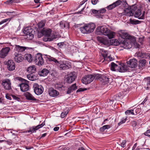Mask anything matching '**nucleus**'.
Masks as SVG:
<instances>
[{"instance_id": "f257e3e1", "label": "nucleus", "mask_w": 150, "mask_h": 150, "mask_svg": "<svg viewBox=\"0 0 150 150\" xmlns=\"http://www.w3.org/2000/svg\"><path fill=\"white\" fill-rule=\"evenodd\" d=\"M96 33L98 35H103L107 36L109 39L114 38L115 35V32L110 31L109 29L104 26L98 27Z\"/></svg>"}, {"instance_id": "f03ea898", "label": "nucleus", "mask_w": 150, "mask_h": 150, "mask_svg": "<svg viewBox=\"0 0 150 150\" xmlns=\"http://www.w3.org/2000/svg\"><path fill=\"white\" fill-rule=\"evenodd\" d=\"M95 27V24L93 23H87L80 27L79 30L83 34H89L94 31Z\"/></svg>"}, {"instance_id": "7ed1b4c3", "label": "nucleus", "mask_w": 150, "mask_h": 150, "mask_svg": "<svg viewBox=\"0 0 150 150\" xmlns=\"http://www.w3.org/2000/svg\"><path fill=\"white\" fill-rule=\"evenodd\" d=\"M100 52L102 56H100V62H105V63L107 64L108 62L113 60V59L110 55H109L107 51L103 49H100Z\"/></svg>"}, {"instance_id": "20e7f679", "label": "nucleus", "mask_w": 150, "mask_h": 150, "mask_svg": "<svg viewBox=\"0 0 150 150\" xmlns=\"http://www.w3.org/2000/svg\"><path fill=\"white\" fill-rule=\"evenodd\" d=\"M96 75L89 74L85 76L81 79L82 83L85 84L89 83L95 79Z\"/></svg>"}, {"instance_id": "39448f33", "label": "nucleus", "mask_w": 150, "mask_h": 150, "mask_svg": "<svg viewBox=\"0 0 150 150\" xmlns=\"http://www.w3.org/2000/svg\"><path fill=\"white\" fill-rule=\"evenodd\" d=\"M33 61L38 65H42L44 63V61L41 54L38 53L34 57Z\"/></svg>"}, {"instance_id": "423d86ee", "label": "nucleus", "mask_w": 150, "mask_h": 150, "mask_svg": "<svg viewBox=\"0 0 150 150\" xmlns=\"http://www.w3.org/2000/svg\"><path fill=\"white\" fill-rule=\"evenodd\" d=\"M32 31L33 30L30 27L26 28L23 30V33L27 38L29 40H32L34 37Z\"/></svg>"}, {"instance_id": "0eeeda50", "label": "nucleus", "mask_w": 150, "mask_h": 150, "mask_svg": "<svg viewBox=\"0 0 150 150\" xmlns=\"http://www.w3.org/2000/svg\"><path fill=\"white\" fill-rule=\"evenodd\" d=\"M57 67L60 70H67L69 69L70 67V65L68 62L60 61Z\"/></svg>"}, {"instance_id": "6e6552de", "label": "nucleus", "mask_w": 150, "mask_h": 150, "mask_svg": "<svg viewBox=\"0 0 150 150\" xmlns=\"http://www.w3.org/2000/svg\"><path fill=\"white\" fill-rule=\"evenodd\" d=\"M137 9V7L136 6L129 7L124 10V14L128 16H132Z\"/></svg>"}, {"instance_id": "1a4fd4ad", "label": "nucleus", "mask_w": 150, "mask_h": 150, "mask_svg": "<svg viewBox=\"0 0 150 150\" xmlns=\"http://www.w3.org/2000/svg\"><path fill=\"white\" fill-rule=\"evenodd\" d=\"M131 39L126 40L120 44V46L125 49H129L131 48L132 46V40Z\"/></svg>"}, {"instance_id": "9d476101", "label": "nucleus", "mask_w": 150, "mask_h": 150, "mask_svg": "<svg viewBox=\"0 0 150 150\" xmlns=\"http://www.w3.org/2000/svg\"><path fill=\"white\" fill-rule=\"evenodd\" d=\"M1 84L5 89L9 90L11 89V82L9 79H3L2 81Z\"/></svg>"}, {"instance_id": "9b49d317", "label": "nucleus", "mask_w": 150, "mask_h": 150, "mask_svg": "<svg viewBox=\"0 0 150 150\" xmlns=\"http://www.w3.org/2000/svg\"><path fill=\"white\" fill-rule=\"evenodd\" d=\"M34 91L35 93L38 95H40L43 91V88L41 85H38L35 83L34 85Z\"/></svg>"}, {"instance_id": "f8f14e48", "label": "nucleus", "mask_w": 150, "mask_h": 150, "mask_svg": "<svg viewBox=\"0 0 150 150\" xmlns=\"http://www.w3.org/2000/svg\"><path fill=\"white\" fill-rule=\"evenodd\" d=\"M13 57L14 61L18 63L22 62L24 59L21 54L16 52L14 53Z\"/></svg>"}, {"instance_id": "ddd939ff", "label": "nucleus", "mask_w": 150, "mask_h": 150, "mask_svg": "<svg viewBox=\"0 0 150 150\" xmlns=\"http://www.w3.org/2000/svg\"><path fill=\"white\" fill-rule=\"evenodd\" d=\"M45 125V122H43L42 124L36 126H33L29 128V130L26 131V132H31V133L35 132L36 131L40 128L43 127Z\"/></svg>"}, {"instance_id": "4468645a", "label": "nucleus", "mask_w": 150, "mask_h": 150, "mask_svg": "<svg viewBox=\"0 0 150 150\" xmlns=\"http://www.w3.org/2000/svg\"><path fill=\"white\" fill-rule=\"evenodd\" d=\"M10 50V48L8 47L2 48L0 51V57L2 58L5 57L8 54Z\"/></svg>"}, {"instance_id": "2eb2a0df", "label": "nucleus", "mask_w": 150, "mask_h": 150, "mask_svg": "<svg viewBox=\"0 0 150 150\" xmlns=\"http://www.w3.org/2000/svg\"><path fill=\"white\" fill-rule=\"evenodd\" d=\"M120 36L124 39L126 40L132 39L133 37L129 35L125 31L120 30L119 32Z\"/></svg>"}, {"instance_id": "dca6fc26", "label": "nucleus", "mask_w": 150, "mask_h": 150, "mask_svg": "<svg viewBox=\"0 0 150 150\" xmlns=\"http://www.w3.org/2000/svg\"><path fill=\"white\" fill-rule=\"evenodd\" d=\"M128 66L131 68H134L137 67V61L135 59H130L127 62Z\"/></svg>"}, {"instance_id": "f3484780", "label": "nucleus", "mask_w": 150, "mask_h": 150, "mask_svg": "<svg viewBox=\"0 0 150 150\" xmlns=\"http://www.w3.org/2000/svg\"><path fill=\"white\" fill-rule=\"evenodd\" d=\"M25 83H22L20 86L21 90L23 92L27 91L29 89V85L28 84V81L24 80Z\"/></svg>"}, {"instance_id": "a211bd4d", "label": "nucleus", "mask_w": 150, "mask_h": 150, "mask_svg": "<svg viewBox=\"0 0 150 150\" xmlns=\"http://www.w3.org/2000/svg\"><path fill=\"white\" fill-rule=\"evenodd\" d=\"M76 78V76L75 72L70 74L66 79L67 82L68 83H71L75 80Z\"/></svg>"}, {"instance_id": "6ab92c4d", "label": "nucleus", "mask_w": 150, "mask_h": 150, "mask_svg": "<svg viewBox=\"0 0 150 150\" xmlns=\"http://www.w3.org/2000/svg\"><path fill=\"white\" fill-rule=\"evenodd\" d=\"M48 92L50 96L52 97H56L59 94V92L52 88H49Z\"/></svg>"}, {"instance_id": "aec40b11", "label": "nucleus", "mask_w": 150, "mask_h": 150, "mask_svg": "<svg viewBox=\"0 0 150 150\" xmlns=\"http://www.w3.org/2000/svg\"><path fill=\"white\" fill-rule=\"evenodd\" d=\"M98 40L101 43L105 45L109 44V42L108 40L105 38L102 37H97Z\"/></svg>"}, {"instance_id": "412c9836", "label": "nucleus", "mask_w": 150, "mask_h": 150, "mask_svg": "<svg viewBox=\"0 0 150 150\" xmlns=\"http://www.w3.org/2000/svg\"><path fill=\"white\" fill-rule=\"evenodd\" d=\"M121 2V1L120 0H117L112 4L108 6L107 8L109 10H111L116 7L120 5Z\"/></svg>"}, {"instance_id": "4be33fe9", "label": "nucleus", "mask_w": 150, "mask_h": 150, "mask_svg": "<svg viewBox=\"0 0 150 150\" xmlns=\"http://www.w3.org/2000/svg\"><path fill=\"white\" fill-rule=\"evenodd\" d=\"M8 68L9 70L13 71L15 68V65L12 60H9L8 62Z\"/></svg>"}, {"instance_id": "5701e85b", "label": "nucleus", "mask_w": 150, "mask_h": 150, "mask_svg": "<svg viewBox=\"0 0 150 150\" xmlns=\"http://www.w3.org/2000/svg\"><path fill=\"white\" fill-rule=\"evenodd\" d=\"M27 47L20 46L19 45H15L14 50L18 52H22L27 49Z\"/></svg>"}, {"instance_id": "b1692460", "label": "nucleus", "mask_w": 150, "mask_h": 150, "mask_svg": "<svg viewBox=\"0 0 150 150\" xmlns=\"http://www.w3.org/2000/svg\"><path fill=\"white\" fill-rule=\"evenodd\" d=\"M119 67L118 71L120 72H125L127 70V67L123 63L119 64Z\"/></svg>"}, {"instance_id": "393cba45", "label": "nucleus", "mask_w": 150, "mask_h": 150, "mask_svg": "<svg viewBox=\"0 0 150 150\" xmlns=\"http://www.w3.org/2000/svg\"><path fill=\"white\" fill-rule=\"evenodd\" d=\"M52 30L50 29H44L42 31V34L47 37L49 38L50 36Z\"/></svg>"}, {"instance_id": "a878e982", "label": "nucleus", "mask_w": 150, "mask_h": 150, "mask_svg": "<svg viewBox=\"0 0 150 150\" xmlns=\"http://www.w3.org/2000/svg\"><path fill=\"white\" fill-rule=\"evenodd\" d=\"M36 70L35 66L34 65L30 66L28 67L26 69L27 72L30 73L31 74L34 73Z\"/></svg>"}, {"instance_id": "bb28decb", "label": "nucleus", "mask_w": 150, "mask_h": 150, "mask_svg": "<svg viewBox=\"0 0 150 150\" xmlns=\"http://www.w3.org/2000/svg\"><path fill=\"white\" fill-rule=\"evenodd\" d=\"M111 65L110 69L112 71H118L119 64L117 65L113 62H112L111 64Z\"/></svg>"}, {"instance_id": "cd10ccee", "label": "nucleus", "mask_w": 150, "mask_h": 150, "mask_svg": "<svg viewBox=\"0 0 150 150\" xmlns=\"http://www.w3.org/2000/svg\"><path fill=\"white\" fill-rule=\"evenodd\" d=\"M55 88L59 90H64L66 87L64 86L60 83H56L55 84Z\"/></svg>"}, {"instance_id": "c85d7f7f", "label": "nucleus", "mask_w": 150, "mask_h": 150, "mask_svg": "<svg viewBox=\"0 0 150 150\" xmlns=\"http://www.w3.org/2000/svg\"><path fill=\"white\" fill-rule=\"evenodd\" d=\"M47 59L50 62H52L54 64L57 65V66L60 62V61H58L57 59L54 57L50 56L47 57Z\"/></svg>"}, {"instance_id": "c756f323", "label": "nucleus", "mask_w": 150, "mask_h": 150, "mask_svg": "<svg viewBox=\"0 0 150 150\" xmlns=\"http://www.w3.org/2000/svg\"><path fill=\"white\" fill-rule=\"evenodd\" d=\"M47 59L50 62H52L54 64L57 65V66L60 62V61H58L57 59L54 57L50 56L47 57Z\"/></svg>"}, {"instance_id": "7c9ffc66", "label": "nucleus", "mask_w": 150, "mask_h": 150, "mask_svg": "<svg viewBox=\"0 0 150 150\" xmlns=\"http://www.w3.org/2000/svg\"><path fill=\"white\" fill-rule=\"evenodd\" d=\"M25 96L27 99L28 100H36V98L34 97L33 95L29 92H26L25 93Z\"/></svg>"}, {"instance_id": "2f4dec72", "label": "nucleus", "mask_w": 150, "mask_h": 150, "mask_svg": "<svg viewBox=\"0 0 150 150\" xmlns=\"http://www.w3.org/2000/svg\"><path fill=\"white\" fill-rule=\"evenodd\" d=\"M77 88V87L76 85V84L74 83L71 86L68 88V90L67 91V94H69L71 92L73 91L74 90H76Z\"/></svg>"}, {"instance_id": "473e14b6", "label": "nucleus", "mask_w": 150, "mask_h": 150, "mask_svg": "<svg viewBox=\"0 0 150 150\" xmlns=\"http://www.w3.org/2000/svg\"><path fill=\"white\" fill-rule=\"evenodd\" d=\"M24 58L29 62H31L33 60L32 56L30 54H26L24 55Z\"/></svg>"}, {"instance_id": "72a5a7b5", "label": "nucleus", "mask_w": 150, "mask_h": 150, "mask_svg": "<svg viewBox=\"0 0 150 150\" xmlns=\"http://www.w3.org/2000/svg\"><path fill=\"white\" fill-rule=\"evenodd\" d=\"M143 81L146 84L147 86L146 87L145 86V88H146V90L148 89L149 88V86L150 85V77H148L146 78H145L143 80Z\"/></svg>"}, {"instance_id": "f704fd0d", "label": "nucleus", "mask_w": 150, "mask_h": 150, "mask_svg": "<svg viewBox=\"0 0 150 150\" xmlns=\"http://www.w3.org/2000/svg\"><path fill=\"white\" fill-rule=\"evenodd\" d=\"M48 73V70L46 69H44L41 71L39 72V74L40 76H46Z\"/></svg>"}, {"instance_id": "c9c22d12", "label": "nucleus", "mask_w": 150, "mask_h": 150, "mask_svg": "<svg viewBox=\"0 0 150 150\" xmlns=\"http://www.w3.org/2000/svg\"><path fill=\"white\" fill-rule=\"evenodd\" d=\"M27 78L29 80L31 81H34L37 79V76L32 74L28 75Z\"/></svg>"}, {"instance_id": "e433bc0d", "label": "nucleus", "mask_w": 150, "mask_h": 150, "mask_svg": "<svg viewBox=\"0 0 150 150\" xmlns=\"http://www.w3.org/2000/svg\"><path fill=\"white\" fill-rule=\"evenodd\" d=\"M101 79H102L101 81L102 82L104 83L105 84L109 82V78L106 76L105 75H103L102 76Z\"/></svg>"}, {"instance_id": "4c0bfd02", "label": "nucleus", "mask_w": 150, "mask_h": 150, "mask_svg": "<svg viewBox=\"0 0 150 150\" xmlns=\"http://www.w3.org/2000/svg\"><path fill=\"white\" fill-rule=\"evenodd\" d=\"M132 39V45H133L136 48H138L140 47V45L136 42L135 38L133 37Z\"/></svg>"}, {"instance_id": "58836bf2", "label": "nucleus", "mask_w": 150, "mask_h": 150, "mask_svg": "<svg viewBox=\"0 0 150 150\" xmlns=\"http://www.w3.org/2000/svg\"><path fill=\"white\" fill-rule=\"evenodd\" d=\"M135 12L134 16L136 18H139L140 17V16L141 14V11L139 9H138Z\"/></svg>"}, {"instance_id": "ea45409f", "label": "nucleus", "mask_w": 150, "mask_h": 150, "mask_svg": "<svg viewBox=\"0 0 150 150\" xmlns=\"http://www.w3.org/2000/svg\"><path fill=\"white\" fill-rule=\"evenodd\" d=\"M110 127V126L109 125H105L100 128V130L101 132H103L106 129H108Z\"/></svg>"}, {"instance_id": "a19ab883", "label": "nucleus", "mask_w": 150, "mask_h": 150, "mask_svg": "<svg viewBox=\"0 0 150 150\" xmlns=\"http://www.w3.org/2000/svg\"><path fill=\"white\" fill-rule=\"evenodd\" d=\"M125 114L127 115H128L130 114H132L133 115H135L134 112V110H127L125 112Z\"/></svg>"}, {"instance_id": "79ce46f5", "label": "nucleus", "mask_w": 150, "mask_h": 150, "mask_svg": "<svg viewBox=\"0 0 150 150\" xmlns=\"http://www.w3.org/2000/svg\"><path fill=\"white\" fill-rule=\"evenodd\" d=\"M139 62L140 65L142 67L144 66L146 63V61L144 59L140 60Z\"/></svg>"}, {"instance_id": "37998d69", "label": "nucleus", "mask_w": 150, "mask_h": 150, "mask_svg": "<svg viewBox=\"0 0 150 150\" xmlns=\"http://www.w3.org/2000/svg\"><path fill=\"white\" fill-rule=\"evenodd\" d=\"M11 20V18H6L3 20L2 21H1V22H0V25L4 24V23H5L8 21L9 22Z\"/></svg>"}, {"instance_id": "c03bdc74", "label": "nucleus", "mask_w": 150, "mask_h": 150, "mask_svg": "<svg viewBox=\"0 0 150 150\" xmlns=\"http://www.w3.org/2000/svg\"><path fill=\"white\" fill-rule=\"evenodd\" d=\"M139 21L137 20L134 21L132 19H130V23L132 24H136L139 23Z\"/></svg>"}, {"instance_id": "a18cd8bd", "label": "nucleus", "mask_w": 150, "mask_h": 150, "mask_svg": "<svg viewBox=\"0 0 150 150\" xmlns=\"http://www.w3.org/2000/svg\"><path fill=\"white\" fill-rule=\"evenodd\" d=\"M68 112L67 111L62 112L61 115V117L62 118L64 117L67 114Z\"/></svg>"}, {"instance_id": "49530a36", "label": "nucleus", "mask_w": 150, "mask_h": 150, "mask_svg": "<svg viewBox=\"0 0 150 150\" xmlns=\"http://www.w3.org/2000/svg\"><path fill=\"white\" fill-rule=\"evenodd\" d=\"M144 134L146 136L149 137H150V129L147 130L144 133Z\"/></svg>"}, {"instance_id": "de8ad7c7", "label": "nucleus", "mask_w": 150, "mask_h": 150, "mask_svg": "<svg viewBox=\"0 0 150 150\" xmlns=\"http://www.w3.org/2000/svg\"><path fill=\"white\" fill-rule=\"evenodd\" d=\"M126 141L124 140L122 141V142L120 144L122 147L124 148L126 146Z\"/></svg>"}, {"instance_id": "09e8293b", "label": "nucleus", "mask_w": 150, "mask_h": 150, "mask_svg": "<svg viewBox=\"0 0 150 150\" xmlns=\"http://www.w3.org/2000/svg\"><path fill=\"white\" fill-rule=\"evenodd\" d=\"M106 11V10L104 8H102L101 9H100L99 10H98V13L99 14L101 13H104Z\"/></svg>"}, {"instance_id": "8fccbe9b", "label": "nucleus", "mask_w": 150, "mask_h": 150, "mask_svg": "<svg viewBox=\"0 0 150 150\" xmlns=\"http://www.w3.org/2000/svg\"><path fill=\"white\" fill-rule=\"evenodd\" d=\"M126 119L127 118H125V119H123L122 120L118 123V125H120L122 124L125 123L126 120Z\"/></svg>"}, {"instance_id": "3c124183", "label": "nucleus", "mask_w": 150, "mask_h": 150, "mask_svg": "<svg viewBox=\"0 0 150 150\" xmlns=\"http://www.w3.org/2000/svg\"><path fill=\"white\" fill-rule=\"evenodd\" d=\"M69 23L67 22H64V27L67 28H69Z\"/></svg>"}, {"instance_id": "603ef678", "label": "nucleus", "mask_w": 150, "mask_h": 150, "mask_svg": "<svg viewBox=\"0 0 150 150\" xmlns=\"http://www.w3.org/2000/svg\"><path fill=\"white\" fill-rule=\"evenodd\" d=\"M87 90V88H79L77 91L76 92H78L81 91H83Z\"/></svg>"}, {"instance_id": "864d4df0", "label": "nucleus", "mask_w": 150, "mask_h": 150, "mask_svg": "<svg viewBox=\"0 0 150 150\" xmlns=\"http://www.w3.org/2000/svg\"><path fill=\"white\" fill-rule=\"evenodd\" d=\"M87 0H84L81 2L79 6V8L81 6L84 4L85 2L87 1Z\"/></svg>"}, {"instance_id": "5fc2aeb1", "label": "nucleus", "mask_w": 150, "mask_h": 150, "mask_svg": "<svg viewBox=\"0 0 150 150\" xmlns=\"http://www.w3.org/2000/svg\"><path fill=\"white\" fill-rule=\"evenodd\" d=\"M98 0H91V3L93 5L96 4L98 1Z\"/></svg>"}, {"instance_id": "6e6d98bb", "label": "nucleus", "mask_w": 150, "mask_h": 150, "mask_svg": "<svg viewBox=\"0 0 150 150\" xmlns=\"http://www.w3.org/2000/svg\"><path fill=\"white\" fill-rule=\"evenodd\" d=\"M64 22L61 21L60 22L59 25L60 27L62 28H64Z\"/></svg>"}, {"instance_id": "4d7b16f0", "label": "nucleus", "mask_w": 150, "mask_h": 150, "mask_svg": "<svg viewBox=\"0 0 150 150\" xmlns=\"http://www.w3.org/2000/svg\"><path fill=\"white\" fill-rule=\"evenodd\" d=\"M92 12L94 14H99L98 10L93 9L92 10Z\"/></svg>"}, {"instance_id": "13d9d810", "label": "nucleus", "mask_w": 150, "mask_h": 150, "mask_svg": "<svg viewBox=\"0 0 150 150\" xmlns=\"http://www.w3.org/2000/svg\"><path fill=\"white\" fill-rule=\"evenodd\" d=\"M11 96L13 98V99L15 100H18V99H19V98L17 97V96L14 95H11Z\"/></svg>"}, {"instance_id": "bf43d9fd", "label": "nucleus", "mask_w": 150, "mask_h": 150, "mask_svg": "<svg viewBox=\"0 0 150 150\" xmlns=\"http://www.w3.org/2000/svg\"><path fill=\"white\" fill-rule=\"evenodd\" d=\"M145 15V11H144L142 13V15L139 18V19H143L144 18Z\"/></svg>"}, {"instance_id": "052dcab7", "label": "nucleus", "mask_w": 150, "mask_h": 150, "mask_svg": "<svg viewBox=\"0 0 150 150\" xmlns=\"http://www.w3.org/2000/svg\"><path fill=\"white\" fill-rule=\"evenodd\" d=\"M45 25V24L42 23L41 22L40 23H39V27L42 28Z\"/></svg>"}, {"instance_id": "680f3d73", "label": "nucleus", "mask_w": 150, "mask_h": 150, "mask_svg": "<svg viewBox=\"0 0 150 150\" xmlns=\"http://www.w3.org/2000/svg\"><path fill=\"white\" fill-rule=\"evenodd\" d=\"M132 126L133 127H135L137 125V122L135 121H133L132 122Z\"/></svg>"}, {"instance_id": "e2e57ef3", "label": "nucleus", "mask_w": 150, "mask_h": 150, "mask_svg": "<svg viewBox=\"0 0 150 150\" xmlns=\"http://www.w3.org/2000/svg\"><path fill=\"white\" fill-rule=\"evenodd\" d=\"M143 38H139V42L141 43V44H142L143 41Z\"/></svg>"}, {"instance_id": "0e129e2a", "label": "nucleus", "mask_w": 150, "mask_h": 150, "mask_svg": "<svg viewBox=\"0 0 150 150\" xmlns=\"http://www.w3.org/2000/svg\"><path fill=\"white\" fill-rule=\"evenodd\" d=\"M6 98L8 99L9 100H11V97L8 95H6Z\"/></svg>"}, {"instance_id": "69168bd1", "label": "nucleus", "mask_w": 150, "mask_h": 150, "mask_svg": "<svg viewBox=\"0 0 150 150\" xmlns=\"http://www.w3.org/2000/svg\"><path fill=\"white\" fill-rule=\"evenodd\" d=\"M59 129V127H55L53 129L54 131H57Z\"/></svg>"}, {"instance_id": "338daca9", "label": "nucleus", "mask_w": 150, "mask_h": 150, "mask_svg": "<svg viewBox=\"0 0 150 150\" xmlns=\"http://www.w3.org/2000/svg\"><path fill=\"white\" fill-rule=\"evenodd\" d=\"M25 148L27 149H31L33 148L32 147L30 146H25Z\"/></svg>"}, {"instance_id": "774afa93", "label": "nucleus", "mask_w": 150, "mask_h": 150, "mask_svg": "<svg viewBox=\"0 0 150 150\" xmlns=\"http://www.w3.org/2000/svg\"><path fill=\"white\" fill-rule=\"evenodd\" d=\"M78 150H85L84 149L83 147H81L79 148Z\"/></svg>"}]
</instances>
